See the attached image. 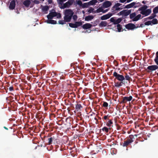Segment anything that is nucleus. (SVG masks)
Returning <instances> with one entry per match:
<instances>
[{
    "instance_id": "obj_32",
    "label": "nucleus",
    "mask_w": 158,
    "mask_h": 158,
    "mask_svg": "<svg viewBox=\"0 0 158 158\" xmlns=\"http://www.w3.org/2000/svg\"><path fill=\"white\" fill-rule=\"evenodd\" d=\"M76 27L81 26L82 25V23L81 22H76L75 23Z\"/></svg>"
},
{
    "instance_id": "obj_49",
    "label": "nucleus",
    "mask_w": 158,
    "mask_h": 158,
    "mask_svg": "<svg viewBox=\"0 0 158 158\" xmlns=\"http://www.w3.org/2000/svg\"><path fill=\"white\" fill-rule=\"evenodd\" d=\"M115 20L113 17L111 18L110 19V21L111 22L113 23L114 24Z\"/></svg>"
},
{
    "instance_id": "obj_18",
    "label": "nucleus",
    "mask_w": 158,
    "mask_h": 158,
    "mask_svg": "<svg viewBox=\"0 0 158 158\" xmlns=\"http://www.w3.org/2000/svg\"><path fill=\"white\" fill-rule=\"evenodd\" d=\"M141 15L140 14H139L136 16H135L134 18H133L132 20L133 21H138L139 19L141 18Z\"/></svg>"
},
{
    "instance_id": "obj_36",
    "label": "nucleus",
    "mask_w": 158,
    "mask_h": 158,
    "mask_svg": "<svg viewBox=\"0 0 158 158\" xmlns=\"http://www.w3.org/2000/svg\"><path fill=\"white\" fill-rule=\"evenodd\" d=\"M153 13L156 14L158 13V6L155 7L153 10Z\"/></svg>"
},
{
    "instance_id": "obj_25",
    "label": "nucleus",
    "mask_w": 158,
    "mask_h": 158,
    "mask_svg": "<svg viewBox=\"0 0 158 158\" xmlns=\"http://www.w3.org/2000/svg\"><path fill=\"white\" fill-rule=\"evenodd\" d=\"M49 9V6H45L43 7L42 8V10L43 12H45L48 11Z\"/></svg>"
},
{
    "instance_id": "obj_23",
    "label": "nucleus",
    "mask_w": 158,
    "mask_h": 158,
    "mask_svg": "<svg viewBox=\"0 0 158 158\" xmlns=\"http://www.w3.org/2000/svg\"><path fill=\"white\" fill-rule=\"evenodd\" d=\"M107 25V23L105 21H102L99 24V26L100 27H105Z\"/></svg>"
},
{
    "instance_id": "obj_44",
    "label": "nucleus",
    "mask_w": 158,
    "mask_h": 158,
    "mask_svg": "<svg viewBox=\"0 0 158 158\" xmlns=\"http://www.w3.org/2000/svg\"><path fill=\"white\" fill-rule=\"evenodd\" d=\"M73 18L74 21H76L77 18V16L76 15H73Z\"/></svg>"
},
{
    "instance_id": "obj_64",
    "label": "nucleus",
    "mask_w": 158,
    "mask_h": 158,
    "mask_svg": "<svg viewBox=\"0 0 158 158\" xmlns=\"http://www.w3.org/2000/svg\"><path fill=\"white\" fill-rule=\"evenodd\" d=\"M156 56H158V51L156 53Z\"/></svg>"
},
{
    "instance_id": "obj_21",
    "label": "nucleus",
    "mask_w": 158,
    "mask_h": 158,
    "mask_svg": "<svg viewBox=\"0 0 158 158\" xmlns=\"http://www.w3.org/2000/svg\"><path fill=\"white\" fill-rule=\"evenodd\" d=\"M94 17L92 15H88L85 18V20L86 21H90L93 19Z\"/></svg>"
},
{
    "instance_id": "obj_11",
    "label": "nucleus",
    "mask_w": 158,
    "mask_h": 158,
    "mask_svg": "<svg viewBox=\"0 0 158 158\" xmlns=\"http://www.w3.org/2000/svg\"><path fill=\"white\" fill-rule=\"evenodd\" d=\"M126 83H127V82H115L114 86L116 87H120L123 85H125Z\"/></svg>"
},
{
    "instance_id": "obj_60",
    "label": "nucleus",
    "mask_w": 158,
    "mask_h": 158,
    "mask_svg": "<svg viewBox=\"0 0 158 158\" xmlns=\"http://www.w3.org/2000/svg\"><path fill=\"white\" fill-rule=\"evenodd\" d=\"M48 2L49 4H51L52 2V0H48Z\"/></svg>"
},
{
    "instance_id": "obj_27",
    "label": "nucleus",
    "mask_w": 158,
    "mask_h": 158,
    "mask_svg": "<svg viewBox=\"0 0 158 158\" xmlns=\"http://www.w3.org/2000/svg\"><path fill=\"white\" fill-rule=\"evenodd\" d=\"M136 15V14L135 12L133 13L130 14V18L131 19H132L135 17Z\"/></svg>"
},
{
    "instance_id": "obj_5",
    "label": "nucleus",
    "mask_w": 158,
    "mask_h": 158,
    "mask_svg": "<svg viewBox=\"0 0 158 158\" xmlns=\"http://www.w3.org/2000/svg\"><path fill=\"white\" fill-rule=\"evenodd\" d=\"M158 69V66L156 65H150L148 67L146 70L148 73H150V71L149 70L151 71H155L157 69Z\"/></svg>"
},
{
    "instance_id": "obj_2",
    "label": "nucleus",
    "mask_w": 158,
    "mask_h": 158,
    "mask_svg": "<svg viewBox=\"0 0 158 158\" xmlns=\"http://www.w3.org/2000/svg\"><path fill=\"white\" fill-rule=\"evenodd\" d=\"M134 136L132 135H129L128 138L123 142V144L121 145L123 147H127L130 145L134 141L133 139H134Z\"/></svg>"
},
{
    "instance_id": "obj_30",
    "label": "nucleus",
    "mask_w": 158,
    "mask_h": 158,
    "mask_svg": "<svg viewBox=\"0 0 158 158\" xmlns=\"http://www.w3.org/2000/svg\"><path fill=\"white\" fill-rule=\"evenodd\" d=\"M152 25L156 24L157 23V20L156 19H153L151 21Z\"/></svg>"
},
{
    "instance_id": "obj_47",
    "label": "nucleus",
    "mask_w": 158,
    "mask_h": 158,
    "mask_svg": "<svg viewBox=\"0 0 158 158\" xmlns=\"http://www.w3.org/2000/svg\"><path fill=\"white\" fill-rule=\"evenodd\" d=\"M94 10V9L93 8L91 7L88 10V12L90 13H91L92 12H93Z\"/></svg>"
},
{
    "instance_id": "obj_55",
    "label": "nucleus",
    "mask_w": 158,
    "mask_h": 158,
    "mask_svg": "<svg viewBox=\"0 0 158 158\" xmlns=\"http://www.w3.org/2000/svg\"><path fill=\"white\" fill-rule=\"evenodd\" d=\"M9 89L10 91H12L13 90V87H10L9 88Z\"/></svg>"
},
{
    "instance_id": "obj_22",
    "label": "nucleus",
    "mask_w": 158,
    "mask_h": 158,
    "mask_svg": "<svg viewBox=\"0 0 158 158\" xmlns=\"http://www.w3.org/2000/svg\"><path fill=\"white\" fill-rule=\"evenodd\" d=\"M56 140V139H55V138L53 137H51L50 138H48V144H51L52 143V142L53 141V140Z\"/></svg>"
},
{
    "instance_id": "obj_48",
    "label": "nucleus",
    "mask_w": 158,
    "mask_h": 158,
    "mask_svg": "<svg viewBox=\"0 0 158 158\" xmlns=\"http://www.w3.org/2000/svg\"><path fill=\"white\" fill-rule=\"evenodd\" d=\"M115 10L114 9V10L115 13L116 12H115V11L119 10L122 9V8H120V7H115Z\"/></svg>"
},
{
    "instance_id": "obj_4",
    "label": "nucleus",
    "mask_w": 158,
    "mask_h": 158,
    "mask_svg": "<svg viewBox=\"0 0 158 158\" xmlns=\"http://www.w3.org/2000/svg\"><path fill=\"white\" fill-rule=\"evenodd\" d=\"M112 13H108V14L103 15L101 17V19L102 20H104L110 18L114 14L115 12L114 10L111 9Z\"/></svg>"
},
{
    "instance_id": "obj_13",
    "label": "nucleus",
    "mask_w": 158,
    "mask_h": 158,
    "mask_svg": "<svg viewBox=\"0 0 158 158\" xmlns=\"http://www.w3.org/2000/svg\"><path fill=\"white\" fill-rule=\"evenodd\" d=\"M92 25L89 23H86L82 26V27L84 29H89L91 27Z\"/></svg>"
},
{
    "instance_id": "obj_43",
    "label": "nucleus",
    "mask_w": 158,
    "mask_h": 158,
    "mask_svg": "<svg viewBox=\"0 0 158 158\" xmlns=\"http://www.w3.org/2000/svg\"><path fill=\"white\" fill-rule=\"evenodd\" d=\"M74 0H69L67 2L70 6L73 4Z\"/></svg>"
},
{
    "instance_id": "obj_10",
    "label": "nucleus",
    "mask_w": 158,
    "mask_h": 158,
    "mask_svg": "<svg viewBox=\"0 0 158 158\" xmlns=\"http://www.w3.org/2000/svg\"><path fill=\"white\" fill-rule=\"evenodd\" d=\"M57 13L56 12H50L47 16V17L48 19H52L53 17H56L57 15Z\"/></svg>"
},
{
    "instance_id": "obj_37",
    "label": "nucleus",
    "mask_w": 158,
    "mask_h": 158,
    "mask_svg": "<svg viewBox=\"0 0 158 158\" xmlns=\"http://www.w3.org/2000/svg\"><path fill=\"white\" fill-rule=\"evenodd\" d=\"M102 11H103V9L102 7H99L98 9L96 11H95L94 13H96H96H99V12H102Z\"/></svg>"
},
{
    "instance_id": "obj_57",
    "label": "nucleus",
    "mask_w": 158,
    "mask_h": 158,
    "mask_svg": "<svg viewBox=\"0 0 158 158\" xmlns=\"http://www.w3.org/2000/svg\"><path fill=\"white\" fill-rule=\"evenodd\" d=\"M144 26V25L143 24H141L140 26H139V27H143Z\"/></svg>"
},
{
    "instance_id": "obj_31",
    "label": "nucleus",
    "mask_w": 158,
    "mask_h": 158,
    "mask_svg": "<svg viewBox=\"0 0 158 158\" xmlns=\"http://www.w3.org/2000/svg\"><path fill=\"white\" fill-rule=\"evenodd\" d=\"M89 4L88 2L87 3H84L83 4H82L81 7L83 8H87L89 6Z\"/></svg>"
},
{
    "instance_id": "obj_17",
    "label": "nucleus",
    "mask_w": 158,
    "mask_h": 158,
    "mask_svg": "<svg viewBox=\"0 0 158 158\" xmlns=\"http://www.w3.org/2000/svg\"><path fill=\"white\" fill-rule=\"evenodd\" d=\"M31 1L29 0H25L23 2V4L27 7L29 6L31 4Z\"/></svg>"
},
{
    "instance_id": "obj_40",
    "label": "nucleus",
    "mask_w": 158,
    "mask_h": 158,
    "mask_svg": "<svg viewBox=\"0 0 158 158\" xmlns=\"http://www.w3.org/2000/svg\"><path fill=\"white\" fill-rule=\"evenodd\" d=\"M117 27L118 31H121L122 29V26L120 24H118L117 25Z\"/></svg>"
},
{
    "instance_id": "obj_26",
    "label": "nucleus",
    "mask_w": 158,
    "mask_h": 158,
    "mask_svg": "<svg viewBox=\"0 0 158 158\" xmlns=\"http://www.w3.org/2000/svg\"><path fill=\"white\" fill-rule=\"evenodd\" d=\"M97 0H92L89 2V5H93L97 2Z\"/></svg>"
},
{
    "instance_id": "obj_52",
    "label": "nucleus",
    "mask_w": 158,
    "mask_h": 158,
    "mask_svg": "<svg viewBox=\"0 0 158 158\" xmlns=\"http://www.w3.org/2000/svg\"><path fill=\"white\" fill-rule=\"evenodd\" d=\"M34 3L35 4H38L40 3V2L38 0H34L33 1Z\"/></svg>"
},
{
    "instance_id": "obj_42",
    "label": "nucleus",
    "mask_w": 158,
    "mask_h": 158,
    "mask_svg": "<svg viewBox=\"0 0 158 158\" xmlns=\"http://www.w3.org/2000/svg\"><path fill=\"white\" fill-rule=\"evenodd\" d=\"M144 24L146 25H152V24L151 23V21H147L144 23Z\"/></svg>"
},
{
    "instance_id": "obj_15",
    "label": "nucleus",
    "mask_w": 158,
    "mask_h": 158,
    "mask_svg": "<svg viewBox=\"0 0 158 158\" xmlns=\"http://www.w3.org/2000/svg\"><path fill=\"white\" fill-rule=\"evenodd\" d=\"M135 2H132V3L124 7V8L128 9V8H130L132 7L135 5Z\"/></svg>"
},
{
    "instance_id": "obj_28",
    "label": "nucleus",
    "mask_w": 158,
    "mask_h": 158,
    "mask_svg": "<svg viewBox=\"0 0 158 158\" xmlns=\"http://www.w3.org/2000/svg\"><path fill=\"white\" fill-rule=\"evenodd\" d=\"M122 20V19L121 18H119L116 20H115L114 24H118L120 23Z\"/></svg>"
},
{
    "instance_id": "obj_7",
    "label": "nucleus",
    "mask_w": 158,
    "mask_h": 158,
    "mask_svg": "<svg viewBox=\"0 0 158 158\" xmlns=\"http://www.w3.org/2000/svg\"><path fill=\"white\" fill-rule=\"evenodd\" d=\"M151 9H147L142 12H140V13L142 15H144V16H146L149 15L151 13Z\"/></svg>"
},
{
    "instance_id": "obj_34",
    "label": "nucleus",
    "mask_w": 158,
    "mask_h": 158,
    "mask_svg": "<svg viewBox=\"0 0 158 158\" xmlns=\"http://www.w3.org/2000/svg\"><path fill=\"white\" fill-rule=\"evenodd\" d=\"M82 107L80 104H77L76 105V109L77 111L80 109V108Z\"/></svg>"
},
{
    "instance_id": "obj_61",
    "label": "nucleus",
    "mask_w": 158,
    "mask_h": 158,
    "mask_svg": "<svg viewBox=\"0 0 158 158\" xmlns=\"http://www.w3.org/2000/svg\"><path fill=\"white\" fill-rule=\"evenodd\" d=\"M122 11H121L118 14V15H122Z\"/></svg>"
},
{
    "instance_id": "obj_53",
    "label": "nucleus",
    "mask_w": 158,
    "mask_h": 158,
    "mask_svg": "<svg viewBox=\"0 0 158 158\" xmlns=\"http://www.w3.org/2000/svg\"><path fill=\"white\" fill-rule=\"evenodd\" d=\"M46 70H43L41 72V74H43V75H44V74H45V73H46Z\"/></svg>"
},
{
    "instance_id": "obj_41",
    "label": "nucleus",
    "mask_w": 158,
    "mask_h": 158,
    "mask_svg": "<svg viewBox=\"0 0 158 158\" xmlns=\"http://www.w3.org/2000/svg\"><path fill=\"white\" fill-rule=\"evenodd\" d=\"M102 130L103 131H105L107 133L109 131V129L106 127H104L102 129Z\"/></svg>"
},
{
    "instance_id": "obj_45",
    "label": "nucleus",
    "mask_w": 158,
    "mask_h": 158,
    "mask_svg": "<svg viewBox=\"0 0 158 158\" xmlns=\"http://www.w3.org/2000/svg\"><path fill=\"white\" fill-rule=\"evenodd\" d=\"M77 4L81 6L82 4V2L80 0H79L77 1Z\"/></svg>"
},
{
    "instance_id": "obj_20",
    "label": "nucleus",
    "mask_w": 158,
    "mask_h": 158,
    "mask_svg": "<svg viewBox=\"0 0 158 158\" xmlns=\"http://www.w3.org/2000/svg\"><path fill=\"white\" fill-rule=\"evenodd\" d=\"M148 7L147 6L145 5L139 8L138 9V10L141 11L140 12H142L147 10Z\"/></svg>"
},
{
    "instance_id": "obj_3",
    "label": "nucleus",
    "mask_w": 158,
    "mask_h": 158,
    "mask_svg": "<svg viewBox=\"0 0 158 158\" xmlns=\"http://www.w3.org/2000/svg\"><path fill=\"white\" fill-rule=\"evenodd\" d=\"M113 76L115 77V79L121 82H125L124 76L122 75L118 74L115 71L113 73Z\"/></svg>"
},
{
    "instance_id": "obj_63",
    "label": "nucleus",
    "mask_w": 158,
    "mask_h": 158,
    "mask_svg": "<svg viewBox=\"0 0 158 158\" xmlns=\"http://www.w3.org/2000/svg\"><path fill=\"white\" fill-rule=\"evenodd\" d=\"M155 59H156L157 60H158V56H156Z\"/></svg>"
},
{
    "instance_id": "obj_56",
    "label": "nucleus",
    "mask_w": 158,
    "mask_h": 158,
    "mask_svg": "<svg viewBox=\"0 0 158 158\" xmlns=\"http://www.w3.org/2000/svg\"><path fill=\"white\" fill-rule=\"evenodd\" d=\"M127 0H119V2L121 3L124 2Z\"/></svg>"
},
{
    "instance_id": "obj_62",
    "label": "nucleus",
    "mask_w": 158,
    "mask_h": 158,
    "mask_svg": "<svg viewBox=\"0 0 158 158\" xmlns=\"http://www.w3.org/2000/svg\"><path fill=\"white\" fill-rule=\"evenodd\" d=\"M146 1H143L142 2V3H143V4H146Z\"/></svg>"
},
{
    "instance_id": "obj_58",
    "label": "nucleus",
    "mask_w": 158,
    "mask_h": 158,
    "mask_svg": "<svg viewBox=\"0 0 158 158\" xmlns=\"http://www.w3.org/2000/svg\"><path fill=\"white\" fill-rule=\"evenodd\" d=\"M154 61L156 64L158 65V60H157L156 59H154Z\"/></svg>"
},
{
    "instance_id": "obj_12",
    "label": "nucleus",
    "mask_w": 158,
    "mask_h": 158,
    "mask_svg": "<svg viewBox=\"0 0 158 158\" xmlns=\"http://www.w3.org/2000/svg\"><path fill=\"white\" fill-rule=\"evenodd\" d=\"M15 0H13L10 2L9 8L10 10L14 9L15 6Z\"/></svg>"
},
{
    "instance_id": "obj_8",
    "label": "nucleus",
    "mask_w": 158,
    "mask_h": 158,
    "mask_svg": "<svg viewBox=\"0 0 158 158\" xmlns=\"http://www.w3.org/2000/svg\"><path fill=\"white\" fill-rule=\"evenodd\" d=\"M131 10H122V15L123 16L125 17L128 15L131 12Z\"/></svg>"
},
{
    "instance_id": "obj_14",
    "label": "nucleus",
    "mask_w": 158,
    "mask_h": 158,
    "mask_svg": "<svg viewBox=\"0 0 158 158\" xmlns=\"http://www.w3.org/2000/svg\"><path fill=\"white\" fill-rule=\"evenodd\" d=\"M111 5V3L109 1L104 2L103 4V6L105 8H108Z\"/></svg>"
},
{
    "instance_id": "obj_1",
    "label": "nucleus",
    "mask_w": 158,
    "mask_h": 158,
    "mask_svg": "<svg viewBox=\"0 0 158 158\" xmlns=\"http://www.w3.org/2000/svg\"><path fill=\"white\" fill-rule=\"evenodd\" d=\"M73 14L74 12L71 9H66L64 12V20H59V24L63 25L65 24L66 22L68 23L70 22Z\"/></svg>"
},
{
    "instance_id": "obj_16",
    "label": "nucleus",
    "mask_w": 158,
    "mask_h": 158,
    "mask_svg": "<svg viewBox=\"0 0 158 158\" xmlns=\"http://www.w3.org/2000/svg\"><path fill=\"white\" fill-rule=\"evenodd\" d=\"M61 6H60V8L61 9H64L67 7H69L70 6L69 4L66 2L64 4H63L62 5H60Z\"/></svg>"
},
{
    "instance_id": "obj_50",
    "label": "nucleus",
    "mask_w": 158,
    "mask_h": 158,
    "mask_svg": "<svg viewBox=\"0 0 158 158\" xmlns=\"http://www.w3.org/2000/svg\"><path fill=\"white\" fill-rule=\"evenodd\" d=\"M56 14L57 15H56V17H57V18H60L61 17V15L60 13H57Z\"/></svg>"
},
{
    "instance_id": "obj_46",
    "label": "nucleus",
    "mask_w": 158,
    "mask_h": 158,
    "mask_svg": "<svg viewBox=\"0 0 158 158\" xmlns=\"http://www.w3.org/2000/svg\"><path fill=\"white\" fill-rule=\"evenodd\" d=\"M108 103L106 102H104L103 104V106L105 107H107L108 106Z\"/></svg>"
},
{
    "instance_id": "obj_9",
    "label": "nucleus",
    "mask_w": 158,
    "mask_h": 158,
    "mask_svg": "<svg viewBox=\"0 0 158 158\" xmlns=\"http://www.w3.org/2000/svg\"><path fill=\"white\" fill-rule=\"evenodd\" d=\"M132 97L130 96L129 97H123L122 102L126 103L127 102L130 101L132 99Z\"/></svg>"
},
{
    "instance_id": "obj_19",
    "label": "nucleus",
    "mask_w": 158,
    "mask_h": 158,
    "mask_svg": "<svg viewBox=\"0 0 158 158\" xmlns=\"http://www.w3.org/2000/svg\"><path fill=\"white\" fill-rule=\"evenodd\" d=\"M46 22L48 23L55 24H56V21L51 19H48L47 20Z\"/></svg>"
},
{
    "instance_id": "obj_38",
    "label": "nucleus",
    "mask_w": 158,
    "mask_h": 158,
    "mask_svg": "<svg viewBox=\"0 0 158 158\" xmlns=\"http://www.w3.org/2000/svg\"><path fill=\"white\" fill-rule=\"evenodd\" d=\"M122 4L118 3H115L114 6H113L112 9H113V10H114V9L115 8V7H119Z\"/></svg>"
},
{
    "instance_id": "obj_33",
    "label": "nucleus",
    "mask_w": 158,
    "mask_h": 158,
    "mask_svg": "<svg viewBox=\"0 0 158 158\" xmlns=\"http://www.w3.org/2000/svg\"><path fill=\"white\" fill-rule=\"evenodd\" d=\"M113 123L112 120H109L106 123V125L108 127H110Z\"/></svg>"
},
{
    "instance_id": "obj_39",
    "label": "nucleus",
    "mask_w": 158,
    "mask_h": 158,
    "mask_svg": "<svg viewBox=\"0 0 158 158\" xmlns=\"http://www.w3.org/2000/svg\"><path fill=\"white\" fill-rule=\"evenodd\" d=\"M69 26L72 28H76V26L75 23H69Z\"/></svg>"
},
{
    "instance_id": "obj_51",
    "label": "nucleus",
    "mask_w": 158,
    "mask_h": 158,
    "mask_svg": "<svg viewBox=\"0 0 158 158\" xmlns=\"http://www.w3.org/2000/svg\"><path fill=\"white\" fill-rule=\"evenodd\" d=\"M110 117V116H108V115H105L104 116V117H103V118L105 120H106L107 119H109V117Z\"/></svg>"
},
{
    "instance_id": "obj_29",
    "label": "nucleus",
    "mask_w": 158,
    "mask_h": 158,
    "mask_svg": "<svg viewBox=\"0 0 158 158\" xmlns=\"http://www.w3.org/2000/svg\"><path fill=\"white\" fill-rule=\"evenodd\" d=\"M156 15L154 13H153L151 14V16L147 18V19H154V18L156 17Z\"/></svg>"
},
{
    "instance_id": "obj_24",
    "label": "nucleus",
    "mask_w": 158,
    "mask_h": 158,
    "mask_svg": "<svg viewBox=\"0 0 158 158\" xmlns=\"http://www.w3.org/2000/svg\"><path fill=\"white\" fill-rule=\"evenodd\" d=\"M124 77L125 79L126 80L128 81L129 82H130L131 80L132 81L131 78L127 73L124 76Z\"/></svg>"
},
{
    "instance_id": "obj_59",
    "label": "nucleus",
    "mask_w": 158,
    "mask_h": 158,
    "mask_svg": "<svg viewBox=\"0 0 158 158\" xmlns=\"http://www.w3.org/2000/svg\"><path fill=\"white\" fill-rule=\"evenodd\" d=\"M139 25L138 24H136V25H135V29H136V28H137L138 27H139Z\"/></svg>"
},
{
    "instance_id": "obj_54",
    "label": "nucleus",
    "mask_w": 158,
    "mask_h": 158,
    "mask_svg": "<svg viewBox=\"0 0 158 158\" xmlns=\"http://www.w3.org/2000/svg\"><path fill=\"white\" fill-rule=\"evenodd\" d=\"M108 9H106L105 10H103V9L102 12H103V13H105L106 12H107V11H108Z\"/></svg>"
},
{
    "instance_id": "obj_35",
    "label": "nucleus",
    "mask_w": 158,
    "mask_h": 158,
    "mask_svg": "<svg viewBox=\"0 0 158 158\" xmlns=\"http://www.w3.org/2000/svg\"><path fill=\"white\" fill-rule=\"evenodd\" d=\"M67 0H57V2L59 5H62L63 2Z\"/></svg>"
},
{
    "instance_id": "obj_6",
    "label": "nucleus",
    "mask_w": 158,
    "mask_h": 158,
    "mask_svg": "<svg viewBox=\"0 0 158 158\" xmlns=\"http://www.w3.org/2000/svg\"><path fill=\"white\" fill-rule=\"evenodd\" d=\"M125 27L129 30H133L135 29V25L132 23H129L125 25Z\"/></svg>"
}]
</instances>
